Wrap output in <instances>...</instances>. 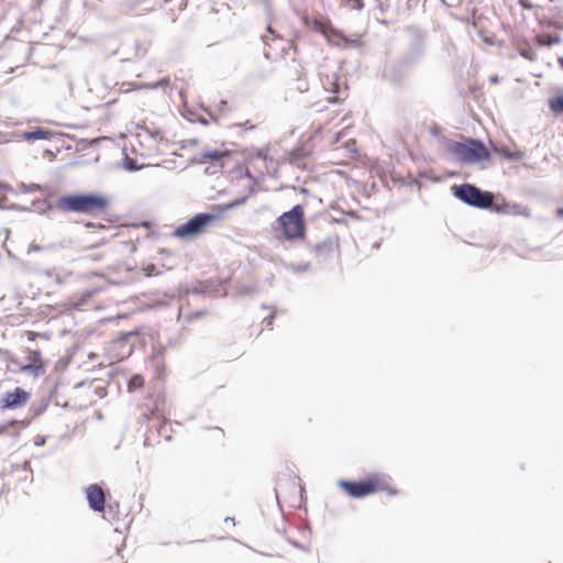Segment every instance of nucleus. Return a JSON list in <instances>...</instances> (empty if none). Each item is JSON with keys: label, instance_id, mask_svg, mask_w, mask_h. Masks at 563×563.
<instances>
[{"label": "nucleus", "instance_id": "4c0bfd02", "mask_svg": "<svg viewBox=\"0 0 563 563\" xmlns=\"http://www.w3.org/2000/svg\"><path fill=\"white\" fill-rule=\"evenodd\" d=\"M490 80H492V82H497L498 81L497 77H492Z\"/></svg>", "mask_w": 563, "mask_h": 563}, {"label": "nucleus", "instance_id": "f03ea898", "mask_svg": "<svg viewBox=\"0 0 563 563\" xmlns=\"http://www.w3.org/2000/svg\"><path fill=\"white\" fill-rule=\"evenodd\" d=\"M108 203V199L100 195L77 194L59 197L56 207L64 212L92 214L103 211Z\"/></svg>", "mask_w": 563, "mask_h": 563}, {"label": "nucleus", "instance_id": "a878e982", "mask_svg": "<svg viewBox=\"0 0 563 563\" xmlns=\"http://www.w3.org/2000/svg\"><path fill=\"white\" fill-rule=\"evenodd\" d=\"M45 440H46V439H45V437L37 435V437L34 439V444H35L36 446H42V445H44Z\"/></svg>", "mask_w": 563, "mask_h": 563}, {"label": "nucleus", "instance_id": "4468645a", "mask_svg": "<svg viewBox=\"0 0 563 563\" xmlns=\"http://www.w3.org/2000/svg\"><path fill=\"white\" fill-rule=\"evenodd\" d=\"M494 152L503 156L505 159L512 162H519L526 157V153L523 151L511 152L506 147L495 146Z\"/></svg>", "mask_w": 563, "mask_h": 563}, {"label": "nucleus", "instance_id": "9b49d317", "mask_svg": "<svg viewBox=\"0 0 563 563\" xmlns=\"http://www.w3.org/2000/svg\"><path fill=\"white\" fill-rule=\"evenodd\" d=\"M54 133L49 130L36 128L34 130L24 131L21 133L20 139L27 142H35L37 140H51Z\"/></svg>", "mask_w": 563, "mask_h": 563}, {"label": "nucleus", "instance_id": "e433bc0d", "mask_svg": "<svg viewBox=\"0 0 563 563\" xmlns=\"http://www.w3.org/2000/svg\"><path fill=\"white\" fill-rule=\"evenodd\" d=\"M559 63L563 67V56L559 58Z\"/></svg>", "mask_w": 563, "mask_h": 563}, {"label": "nucleus", "instance_id": "393cba45", "mask_svg": "<svg viewBox=\"0 0 563 563\" xmlns=\"http://www.w3.org/2000/svg\"><path fill=\"white\" fill-rule=\"evenodd\" d=\"M514 208L516 210H514L512 212L516 213V214H521V216H525V217H529L530 216V212L527 208H521L519 206H514Z\"/></svg>", "mask_w": 563, "mask_h": 563}, {"label": "nucleus", "instance_id": "2eb2a0df", "mask_svg": "<svg viewBox=\"0 0 563 563\" xmlns=\"http://www.w3.org/2000/svg\"><path fill=\"white\" fill-rule=\"evenodd\" d=\"M246 199H247V196H244V197H241V198H236V199L228 202L227 205L222 206L221 210L219 212H222V214L224 216V213L227 211L243 205L246 201Z\"/></svg>", "mask_w": 563, "mask_h": 563}, {"label": "nucleus", "instance_id": "0eeeda50", "mask_svg": "<svg viewBox=\"0 0 563 563\" xmlns=\"http://www.w3.org/2000/svg\"><path fill=\"white\" fill-rule=\"evenodd\" d=\"M339 486L343 488L351 497L362 498L369 494L375 493L378 489H383L379 487L378 481L375 478H369L361 482H349L341 479L339 481Z\"/></svg>", "mask_w": 563, "mask_h": 563}, {"label": "nucleus", "instance_id": "58836bf2", "mask_svg": "<svg viewBox=\"0 0 563 563\" xmlns=\"http://www.w3.org/2000/svg\"><path fill=\"white\" fill-rule=\"evenodd\" d=\"M267 32H268V33H271V34H273V33H274V31L272 30V27H271V26H268V27H267Z\"/></svg>", "mask_w": 563, "mask_h": 563}, {"label": "nucleus", "instance_id": "a19ab883", "mask_svg": "<svg viewBox=\"0 0 563 563\" xmlns=\"http://www.w3.org/2000/svg\"><path fill=\"white\" fill-rule=\"evenodd\" d=\"M263 41H264L265 43H267V36H266V35H263Z\"/></svg>", "mask_w": 563, "mask_h": 563}, {"label": "nucleus", "instance_id": "423d86ee", "mask_svg": "<svg viewBox=\"0 0 563 563\" xmlns=\"http://www.w3.org/2000/svg\"><path fill=\"white\" fill-rule=\"evenodd\" d=\"M306 24L316 32H320L329 42V44L338 47H358L361 45L360 38H350L345 36L340 30L332 26L329 21L313 19L311 22L306 20Z\"/></svg>", "mask_w": 563, "mask_h": 563}, {"label": "nucleus", "instance_id": "5701e85b", "mask_svg": "<svg viewBox=\"0 0 563 563\" xmlns=\"http://www.w3.org/2000/svg\"><path fill=\"white\" fill-rule=\"evenodd\" d=\"M296 89L300 92L308 90V82L305 79L299 78L296 84Z\"/></svg>", "mask_w": 563, "mask_h": 563}, {"label": "nucleus", "instance_id": "c85d7f7f", "mask_svg": "<svg viewBox=\"0 0 563 563\" xmlns=\"http://www.w3.org/2000/svg\"><path fill=\"white\" fill-rule=\"evenodd\" d=\"M243 175H244L245 177H247V178H250V179L254 180V178H253V176H252V174L250 173V170H249V169H245V172H244V174H243Z\"/></svg>", "mask_w": 563, "mask_h": 563}, {"label": "nucleus", "instance_id": "bb28decb", "mask_svg": "<svg viewBox=\"0 0 563 563\" xmlns=\"http://www.w3.org/2000/svg\"><path fill=\"white\" fill-rule=\"evenodd\" d=\"M273 319H274V316L272 314V316H269V317L265 318V319L263 320V323H265V324H266V327H271V325L273 324Z\"/></svg>", "mask_w": 563, "mask_h": 563}, {"label": "nucleus", "instance_id": "20e7f679", "mask_svg": "<svg viewBox=\"0 0 563 563\" xmlns=\"http://www.w3.org/2000/svg\"><path fill=\"white\" fill-rule=\"evenodd\" d=\"M223 219L222 212L197 213L175 230L174 235L180 239L191 238L205 232L206 228Z\"/></svg>", "mask_w": 563, "mask_h": 563}, {"label": "nucleus", "instance_id": "1a4fd4ad", "mask_svg": "<svg viewBox=\"0 0 563 563\" xmlns=\"http://www.w3.org/2000/svg\"><path fill=\"white\" fill-rule=\"evenodd\" d=\"M86 494L89 507L92 510L97 512H101L104 510L106 496L102 488L99 485L93 484L88 486L86 489Z\"/></svg>", "mask_w": 563, "mask_h": 563}, {"label": "nucleus", "instance_id": "a211bd4d", "mask_svg": "<svg viewBox=\"0 0 563 563\" xmlns=\"http://www.w3.org/2000/svg\"><path fill=\"white\" fill-rule=\"evenodd\" d=\"M225 156H228V152H222V151H218V150L206 152L202 155L203 158L211 159V161H219Z\"/></svg>", "mask_w": 563, "mask_h": 563}, {"label": "nucleus", "instance_id": "f3484780", "mask_svg": "<svg viewBox=\"0 0 563 563\" xmlns=\"http://www.w3.org/2000/svg\"><path fill=\"white\" fill-rule=\"evenodd\" d=\"M144 384V378L143 376L141 375H134L131 377V379L129 380V390L132 391V390H135L137 388H141Z\"/></svg>", "mask_w": 563, "mask_h": 563}, {"label": "nucleus", "instance_id": "6ab92c4d", "mask_svg": "<svg viewBox=\"0 0 563 563\" xmlns=\"http://www.w3.org/2000/svg\"><path fill=\"white\" fill-rule=\"evenodd\" d=\"M44 250H46V251L55 250V244H49V245H46V246H41L38 244L31 243L29 245L27 253L40 252V251H44Z\"/></svg>", "mask_w": 563, "mask_h": 563}, {"label": "nucleus", "instance_id": "7ed1b4c3", "mask_svg": "<svg viewBox=\"0 0 563 563\" xmlns=\"http://www.w3.org/2000/svg\"><path fill=\"white\" fill-rule=\"evenodd\" d=\"M454 196L464 203L478 208L488 209L492 207L495 196L490 191L481 190L472 184H461L452 187Z\"/></svg>", "mask_w": 563, "mask_h": 563}, {"label": "nucleus", "instance_id": "72a5a7b5", "mask_svg": "<svg viewBox=\"0 0 563 563\" xmlns=\"http://www.w3.org/2000/svg\"><path fill=\"white\" fill-rule=\"evenodd\" d=\"M45 274L48 276V277H52L53 276V271H46Z\"/></svg>", "mask_w": 563, "mask_h": 563}, {"label": "nucleus", "instance_id": "b1692460", "mask_svg": "<svg viewBox=\"0 0 563 563\" xmlns=\"http://www.w3.org/2000/svg\"><path fill=\"white\" fill-rule=\"evenodd\" d=\"M143 271H144V274H145L146 276H154V275H157V274H158V273L156 272V267H155V265H154V264H148V265H146V266L143 268Z\"/></svg>", "mask_w": 563, "mask_h": 563}, {"label": "nucleus", "instance_id": "2f4dec72", "mask_svg": "<svg viewBox=\"0 0 563 563\" xmlns=\"http://www.w3.org/2000/svg\"><path fill=\"white\" fill-rule=\"evenodd\" d=\"M342 134H343V132H339V133H336V135H335V137H334L333 143L339 142V140H340V137H341V135H342Z\"/></svg>", "mask_w": 563, "mask_h": 563}, {"label": "nucleus", "instance_id": "7c9ffc66", "mask_svg": "<svg viewBox=\"0 0 563 563\" xmlns=\"http://www.w3.org/2000/svg\"><path fill=\"white\" fill-rule=\"evenodd\" d=\"M128 169H130V170H136V169H137V167L135 166V164L130 163V164L128 165Z\"/></svg>", "mask_w": 563, "mask_h": 563}, {"label": "nucleus", "instance_id": "473e14b6", "mask_svg": "<svg viewBox=\"0 0 563 563\" xmlns=\"http://www.w3.org/2000/svg\"><path fill=\"white\" fill-rule=\"evenodd\" d=\"M556 214H558V217L563 218V208H559V209L556 210Z\"/></svg>", "mask_w": 563, "mask_h": 563}, {"label": "nucleus", "instance_id": "c9c22d12", "mask_svg": "<svg viewBox=\"0 0 563 563\" xmlns=\"http://www.w3.org/2000/svg\"><path fill=\"white\" fill-rule=\"evenodd\" d=\"M253 192H254V188H253V186H251V187L249 188V194H250V195H252Z\"/></svg>", "mask_w": 563, "mask_h": 563}, {"label": "nucleus", "instance_id": "cd10ccee", "mask_svg": "<svg viewBox=\"0 0 563 563\" xmlns=\"http://www.w3.org/2000/svg\"><path fill=\"white\" fill-rule=\"evenodd\" d=\"M352 1L354 2L353 7H354L355 9L361 10V9L363 8V2H362V0H352Z\"/></svg>", "mask_w": 563, "mask_h": 563}, {"label": "nucleus", "instance_id": "39448f33", "mask_svg": "<svg viewBox=\"0 0 563 563\" xmlns=\"http://www.w3.org/2000/svg\"><path fill=\"white\" fill-rule=\"evenodd\" d=\"M287 240L303 238L305 235V211L302 206L296 205L289 211L284 212L277 219Z\"/></svg>", "mask_w": 563, "mask_h": 563}, {"label": "nucleus", "instance_id": "f8f14e48", "mask_svg": "<svg viewBox=\"0 0 563 563\" xmlns=\"http://www.w3.org/2000/svg\"><path fill=\"white\" fill-rule=\"evenodd\" d=\"M336 247H338L336 239L328 238L324 241H322L321 243L316 244L312 247V251L317 255L325 257V256L332 254L335 251Z\"/></svg>", "mask_w": 563, "mask_h": 563}, {"label": "nucleus", "instance_id": "6e6552de", "mask_svg": "<svg viewBox=\"0 0 563 563\" xmlns=\"http://www.w3.org/2000/svg\"><path fill=\"white\" fill-rule=\"evenodd\" d=\"M321 84L324 90L333 93V96L328 98L329 102H339L343 98L342 96H345L346 87L341 88L340 77L336 73L322 77Z\"/></svg>", "mask_w": 563, "mask_h": 563}, {"label": "nucleus", "instance_id": "dca6fc26", "mask_svg": "<svg viewBox=\"0 0 563 563\" xmlns=\"http://www.w3.org/2000/svg\"><path fill=\"white\" fill-rule=\"evenodd\" d=\"M549 106L554 113H563V96L551 99Z\"/></svg>", "mask_w": 563, "mask_h": 563}, {"label": "nucleus", "instance_id": "aec40b11", "mask_svg": "<svg viewBox=\"0 0 563 563\" xmlns=\"http://www.w3.org/2000/svg\"><path fill=\"white\" fill-rule=\"evenodd\" d=\"M538 42L541 44V45H552L554 43H558L559 42V38L558 37H553L551 35L549 36H539L538 37Z\"/></svg>", "mask_w": 563, "mask_h": 563}, {"label": "nucleus", "instance_id": "9d476101", "mask_svg": "<svg viewBox=\"0 0 563 563\" xmlns=\"http://www.w3.org/2000/svg\"><path fill=\"white\" fill-rule=\"evenodd\" d=\"M29 394L20 387H16L14 391L8 393L4 398V407L16 408L26 402Z\"/></svg>", "mask_w": 563, "mask_h": 563}, {"label": "nucleus", "instance_id": "412c9836", "mask_svg": "<svg viewBox=\"0 0 563 563\" xmlns=\"http://www.w3.org/2000/svg\"><path fill=\"white\" fill-rule=\"evenodd\" d=\"M310 268V265L309 263H305V264H290L289 265V269L295 272V273H298V272H306Z\"/></svg>", "mask_w": 563, "mask_h": 563}, {"label": "nucleus", "instance_id": "f257e3e1", "mask_svg": "<svg viewBox=\"0 0 563 563\" xmlns=\"http://www.w3.org/2000/svg\"><path fill=\"white\" fill-rule=\"evenodd\" d=\"M445 150L457 163L464 165H475L490 157L485 144L475 139H467L464 142L449 140L445 143Z\"/></svg>", "mask_w": 563, "mask_h": 563}, {"label": "nucleus", "instance_id": "f704fd0d", "mask_svg": "<svg viewBox=\"0 0 563 563\" xmlns=\"http://www.w3.org/2000/svg\"><path fill=\"white\" fill-rule=\"evenodd\" d=\"M225 521H227V522H231V521H232V522L234 523V519H233V518H231V517H227V518H225Z\"/></svg>", "mask_w": 563, "mask_h": 563}, {"label": "nucleus", "instance_id": "c756f323", "mask_svg": "<svg viewBox=\"0 0 563 563\" xmlns=\"http://www.w3.org/2000/svg\"><path fill=\"white\" fill-rule=\"evenodd\" d=\"M225 107H227V101L225 100L220 101V104H219L220 110H224Z\"/></svg>", "mask_w": 563, "mask_h": 563}, {"label": "nucleus", "instance_id": "ea45409f", "mask_svg": "<svg viewBox=\"0 0 563 563\" xmlns=\"http://www.w3.org/2000/svg\"><path fill=\"white\" fill-rule=\"evenodd\" d=\"M56 282H57V283H62V279H60V277H59V276H56Z\"/></svg>", "mask_w": 563, "mask_h": 563}, {"label": "nucleus", "instance_id": "4be33fe9", "mask_svg": "<svg viewBox=\"0 0 563 563\" xmlns=\"http://www.w3.org/2000/svg\"><path fill=\"white\" fill-rule=\"evenodd\" d=\"M25 371L33 373L35 376H40L43 374L42 366L27 365L24 367Z\"/></svg>", "mask_w": 563, "mask_h": 563}, {"label": "nucleus", "instance_id": "ddd939ff", "mask_svg": "<svg viewBox=\"0 0 563 563\" xmlns=\"http://www.w3.org/2000/svg\"><path fill=\"white\" fill-rule=\"evenodd\" d=\"M98 292V289L93 288V289H87L85 291H82L79 297H73L71 299V306L77 309V310H80L82 309L85 306L88 305V301Z\"/></svg>", "mask_w": 563, "mask_h": 563}]
</instances>
